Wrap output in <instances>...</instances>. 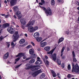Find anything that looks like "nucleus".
<instances>
[{
	"mask_svg": "<svg viewBox=\"0 0 79 79\" xmlns=\"http://www.w3.org/2000/svg\"><path fill=\"white\" fill-rule=\"evenodd\" d=\"M19 37V34H18V31H15L14 34L12 36V38L14 40H13V42H11V48H13L15 47L16 44V43L15 44L14 42H16L18 40Z\"/></svg>",
	"mask_w": 79,
	"mask_h": 79,
	"instance_id": "1",
	"label": "nucleus"
},
{
	"mask_svg": "<svg viewBox=\"0 0 79 79\" xmlns=\"http://www.w3.org/2000/svg\"><path fill=\"white\" fill-rule=\"evenodd\" d=\"M42 9L44 11H45V13H46L47 15H49L50 16H51L52 15V10L50 7H48L47 9H46V8L43 7Z\"/></svg>",
	"mask_w": 79,
	"mask_h": 79,
	"instance_id": "2",
	"label": "nucleus"
},
{
	"mask_svg": "<svg viewBox=\"0 0 79 79\" xmlns=\"http://www.w3.org/2000/svg\"><path fill=\"white\" fill-rule=\"evenodd\" d=\"M10 6H13L16 5L17 3V1L16 0H9Z\"/></svg>",
	"mask_w": 79,
	"mask_h": 79,
	"instance_id": "3",
	"label": "nucleus"
},
{
	"mask_svg": "<svg viewBox=\"0 0 79 79\" xmlns=\"http://www.w3.org/2000/svg\"><path fill=\"white\" fill-rule=\"evenodd\" d=\"M9 26H10V24L8 23H4L2 25L0 24V30L5 29V28H6L7 27H9Z\"/></svg>",
	"mask_w": 79,
	"mask_h": 79,
	"instance_id": "4",
	"label": "nucleus"
},
{
	"mask_svg": "<svg viewBox=\"0 0 79 79\" xmlns=\"http://www.w3.org/2000/svg\"><path fill=\"white\" fill-rule=\"evenodd\" d=\"M7 30L8 32L10 34H13L15 33L14 29L12 27H9L7 28Z\"/></svg>",
	"mask_w": 79,
	"mask_h": 79,
	"instance_id": "5",
	"label": "nucleus"
},
{
	"mask_svg": "<svg viewBox=\"0 0 79 79\" xmlns=\"http://www.w3.org/2000/svg\"><path fill=\"white\" fill-rule=\"evenodd\" d=\"M39 66L38 65H31V67H30V68L31 69V71H35V70H37L38 69H39L38 68H37Z\"/></svg>",
	"mask_w": 79,
	"mask_h": 79,
	"instance_id": "6",
	"label": "nucleus"
},
{
	"mask_svg": "<svg viewBox=\"0 0 79 79\" xmlns=\"http://www.w3.org/2000/svg\"><path fill=\"white\" fill-rule=\"evenodd\" d=\"M15 15L16 16H17V17L18 18H19V19L21 18L22 15L21 11L19 10L15 12Z\"/></svg>",
	"mask_w": 79,
	"mask_h": 79,
	"instance_id": "7",
	"label": "nucleus"
},
{
	"mask_svg": "<svg viewBox=\"0 0 79 79\" xmlns=\"http://www.w3.org/2000/svg\"><path fill=\"white\" fill-rule=\"evenodd\" d=\"M47 39H45L44 40H43L40 43V47H44L46 45H47V42H44V41H45V40Z\"/></svg>",
	"mask_w": 79,
	"mask_h": 79,
	"instance_id": "8",
	"label": "nucleus"
},
{
	"mask_svg": "<svg viewBox=\"0 0 79 79\" xmlns=\"http://www.w3.org/2000/svg\"><path fill=\"white\" fill-rule=\"evenodd\" d=\"M34 24H35V20H32L31 22V21H30L29 23L27 25L26 27H29V26H33Z\"/></svg>",
	"mask_w": 79,
	"mask_h": 79,
	"instance_id": "9",
	"label": "nucleus"
},
{
	"mask_svg": "<svg viewBox=\"0 0 79 79\" xmlns=\"http://www.w3.org/2000/svg\"><path fill=\"white\" fill-rule=\"evenodd\" d=\"M51 58H52V60L54 61L56 60V53H54L52 55L50 56Z\"/></svg>",
	"mask_w": 79,
	"mask_h": 79,
	"instance_id": "10",
	"label": "nucleus"
},
{
	"mask_svg": "<svg viewBox=\"0 0 79 79\" xmlns=\"http://www.w3.org/2000/svg\"><path fill=\"white\" fill-rule=\"evenodd\" d=\"M75 72L76 73H79V67L77 64L75 65Z\"/></svg>",
	"mask_w": 79,
	"mask_h": 79,
	"instance_id": "11",
	"label": "nucleus"
},
{
	"mask_svg": "<svg viewBox=\"0 0 79 79\" xmlns=\"http://www.w3.org/2000/svg\"><path fill=\"white\" fill-rule=\"evenodd\" d=\"M37 56L35 54H32V55L29 58H26L25 60L26 61H27V60H30L31 58H36Z\"/></svg>",
	"mask_w": 79,
	"mask_h": 79,
	"instance_id": "12",
	"label": "nucleus"
},
{
	"mask_svg": "<svg viewBox=\"0 0 79 79\" xmlns=\"http://www.w3.org/2000/svg\"><path fill=\"white\" fill-rule=\"evenodd\" d=\"M72 54L73 57V62H76L77 61V60L76 58V55H75V53L74 51H73L72 52Z\"/></svg>",
	"mask_w": 79,
	"mask_h": 79,
	"instance_id": "13",
	"label": "nucleus"
},
{
	"mask_svg": "<svg viewBox=\"0 0 79 79\" xmlns=\"http://www.w3.org/2000/svg\"><path fill=\"white\" fill-rule=\"evenodd\" d=\"M28 30L29 32H34V31L33 27L32 26H29L28 28Z\"/></svg>",
	"mask_w": 79,
	"mask_h": 79,
	"instance_id": "14",
	"label": "nucleus"
},
{
	"mask_svg": "<svg viewBox=\"0 0 79 79\" xmlns=\"http://www.w3.org/2000/svg\"><path fill=\"white\" fill-rule=\"evenodd\" d=\"M20 22L22 24L26 25V20L24 19H21L20 20Z\"/></svg>",
	"mask_w": 79,
	"mask_h": 79,
	"instance_id": "15",
	"label": "nucleus"
},
{
	"mask_svg": "<svg viewBox=\"0 0 79 79\" xmlns=\"http://www.w3.org/2000/svg\"><path fill=\"white\" fill-rule=\"evenodd\" d=\"M16 56V57H19H19H20V58H21V57H22V56L24 57V54L22 52H20Z\"/></svg>",
	"mask_w": 79,
	"mask_h": 79,
	"instance_id": "16",
	"label": "nucleus"
},
{
	"mask_svg": "<svg viewBox=\"0 0 79 79\" xmlns=\"http://www.w3.org/2000/svg\"><path fill=\"white\" fill-rule=\"evenodd\" d=\"M9 56V52H7L3 56V58L4 59H7L8 57Z\"/></svg>",
	"mask_w": 79,
	"mask_h": 79,
	"instance_id": "17",
	"label": "nucleus"
},
{
	"mask_svg": "<svg viewBox=\"0 0 79 79\" xmlns=\"http://www.w3.org/2000/svg\"><path fill=\"white\" fill-rule=\"evenodd\" d=\"M42 64V61L40 60H37L35 62V64H37V65H40Z\"/></svg>",
	"mask_w": 79,
	"mask_h": 79,
	"instance_id": "18",
	"label": "nucleus"
},
{
	"mask_svg": "<svg viewBox=\"0 0 79 79\" xmlns=\"http://www.w3.org/2000/svg\"><path fill=\"white\" fill-rule=\"evenodd\" d=\"M32 65H31L30 64H26V66L27 68H26V69L28 70V69H31V67L32 66Z\"/></svg>",
	"mask_w": 79,
	"mask_h": 79,
	"instance_id": "19",
	"label": "nucleus"
},
{
	"mask_svg": "<svg viewBox=\"0 0 79 79\" xmlns=\"http://www.w3.org/2000/svg\"><path fill=\"white\" fill-rule=\"evenodd\" d=\"M14 10L15 12H17L19 11V8H18V6H14L13 7Z\"/></svg>",
	"mask_w": 79,
	"mask_h": 79,
	"instance_id": "20",
	"label": "nucleus"
},
{
	"mask_svg": "<svg viewBox=\"0 0 79 79\" xmlns=\"http://www.w3.org/2000/svg\"><path fill=\"white\" fill-rule=\"evenodd\" d=\"M40 35L39 34V32H36L34 33L33 36L35 38L37 39L39 37V35Z\"/></svg>",
	"mask_w": 79,
	"mask_h": 79,
	"instance_id": "21",
	"label": "nucleus"
},
{
	"mask_svg": "<svg viewBox=\"0 0 79 79\" xmlns=\"http://www.w3.org/2000/svg\"><path fill=\"white\" fill-rule=\"evenodd\" d=\"M36 40L38 42H40L42 40V38L41 37H38L36 39Z\"/></svg>",
	"mask_w": 79,
	"mask_h": 79,
	"instance_id": "22",
	"label": "nucleus"
},
{
	"mask_svg": "<svg viewBox=\"0 0 79 79\" xmlns=\"http://www.w3.org/2000/svg\"><path fill=\"white\" fill-rule=\"evenodd\" d=\"M55 49L54 48L52 50H51V51L48 52L47 53V54H48V55L51 54V55H52V54H53V52L55 51Z\"/></svg>",
	"mask_w": 79,
	"mask_h": 79,
	"instance_id": "23",
	"label": "nucleus"
},
{
	"mask_svg": "<svg viewBox=\"0 0 79 79\" xmlns=\"http://www.w3.org/2000/svg\"><path fill=\"white\" fill-rule=\"evenodd\" d=\"M44 49L46 52H48V51H50V47L49 46H46L44 47Z\"/></svg>",
	"mask_w": 79,
	"mask_h": 79,
	"instance_id": "24",
	"label": "nucleus"
},
{
	"mask_svg": "<svg viewBox=\"0 0 79 79\" xmlns=\"http://www.w3.org/2000/svg\"><path fill=\"white\" fill-rule=\"evenodd\" d=\"M31 73V76H33V77H36L38 75L36 72L32 73Z\"/></svg>",
	"mask_w": 79,
	"mask_h": 79,
	"instance_id": "25",
	"label": "nucleus"
},
{
	"mask_svg": "<svg viewBox=\"0 0 79 79\" xmlns=\"http://www.w3.org/2000/svg\"><path fill=\"white\" fill-rule=\"evenodd\" d=\"M29 53L30 55H32L33 53H34V50L32 48L30 49Z\"/></svg>",
	"mask_w": 79,
	"mask_h": 79,
	"instance_id": "26",
	"label": "nucleus"
},
{
	"mask_svg": "<svg viewBox=\"0 0 79 79\" xmlns=\"http://www.w3.org/2000/svg\"><path fill=\"white\" fill-rule=\"evenodd\" d=\"M45 60V59H44V61L45 64L46 65V66H48V65H49V62L48 61V60Z\"/></svg>",
	"mask_w": 79,
	"mask_h": 79,
	"instance_id": "27",
	"label": "nucleus"
},
{
	"mask_svg": "<svg viewBox=\"0 0 79 79\" xmlns=\"http://www.w3.org/2000/svg\"><path fill=\"white\" fill-rule=\"evenodd\" d=\"M26 40H25L24 39H22L19 41V43L20 44H24V42H25Z\"/></svg>",
	"mask_w": 79,
	"mask_h": 79,
	"instance_id": "28",
	"label": "nucleus"
},
{
	"mask_svg": "<svg viewBox=\"0 0 79 79\" xmlns=\"http://www.w3.org/2000/svg\"><path fill=\"white\" fill-rule=\"evenodd\" d=\"M64 40V38L63 37L60 38L59 40V41L58 42V44H60V43H61V42H63V41Z\"/></svg>",
	"mask_w": 79,
	"mask_h": 79,
	"instance_id": "29",
	"label": "nucleus"
},
{
	"mask_svg": "<svg viewBox=\"0 0 79 79\" xmlns=\"http://www.w3.org/2000/svg\"><path fill=\"white\" fill-rule=\"evenodd\" d=\"M45 77V74L44 73H43L41 75V76L40 77V79H43Z\"/></svg>",
	"mask_w": 79,
	"mask_h": 79,
	"instance_id": "30",
	"label": "nucleus"
},
{
	"mask_svg": "<svg viewBox=\"0 0 79 79\" xmlns=\"http://www.w3.org/2000/svg\"><path fill=\"white\" fill-rule=\"evenodd\" d=\"M57 3L59 4H62L64 3V1L63 0H57Z\"/></svg>",
	"mask_w": 79,
	"mask_h": 79,
	"instance_id": "31",
	"label": "nucleus"
},
{
	"mask_svg": "<svg viewBox=\"0 0 79 79\" xmlns=\"http://www.w3.org/2000/svg\"><path fill=\"white\" fill-rule=\"evenodd\" d=\"M72 72H73L74 71H75V65H74V63H73L72 64Z\"/></svg>",
	"mask_w": 79,
	"mask_h": 79,
	"instance_id": "32",
	"label": "nucleus"
},
{
	"mask_svg": "<svg viewBox=\"0 0 79 79\" xmlns=\"http://www.w3.org/2000/svg\"><path fill=\"white\" fill-rule=\"evenodd\" d=\"M29 63H31V64H32L35 62V59H31L29 61Z\"/></svg>",
	"mask_w": 79,
	"mask_h": 79,
	"instance_id": "33",
	"label": "nucleus"
},
{
	"mask_svg": "<svg viewBox=\"0 0 79 79\" xmlns=\"http://www.w3.org/2000/svg\"><path fill=\"white\" fill-rule=\"evenodd\" d=\"M33 31H37V29H38V27L37 26H35L33 27Z\"/></svg>",
	"mask_w": 79,
	"mask_h": 79,
	"instance_id": "34",
	"label": "nucleus"
},
{
	"mask_svg": "<svg viewBox=\"0 0 79 79\" xmlns=\"http://www.w3.org/2000/svg\"><path fill=\"white\" fill-rule=\"evenodd\" d=\"M51 4L52 6H54L55 5V0H52L51 1Z\"/></svg>",
	"mask_w": 79,
	"mask_h": 79,
	"instance_id": "35",
	"label": "nucleus"
},
{
	"mask_svg": "<svg viewBox=\"0 0 79 79\" xmlns=\"http://www.w3.org/2000/svg\"><path fill=\"white\" fill-rule=\"evenodd\" d=\"M57 63L59 65H61V60L59 59H57Z\"/></svg>",
	"mask_w": 79,
	"mask_h": 79,
	"instance_id": "36",
	"label": "nucleus"
},
{
	"mask_svg": "<svg viewBox=\"0 0 79 79\" xmlns=\"http://www.w3.org/2000/svg\"><path fill=\"white\" fill-rule=\"evenodd\" d=\"M36 72V73L37 74H40V73H42V70H41V69H40Z\"/></svg>",
	"mask_w": 79,
	"mask_h": 79,
	"instance_id": "37",
	"label": "nucleus"
},
{
	"mask_svg": "<svg viewBox=\"0 0 79 79\" xmlns=\"http://www.w3.org/2000/svg\"><path fill=\"white\" fill-rule=\"evenodd\" d=\"M32 46L31 45H28L26 47V48H27V49H29L30 48H32Z\"/></svg>",
	"mask_w": 79,
	"mask_h": 79,
	"instance_id": "38",
	"label": "nucleus"
},
{
	"mask_svg": "<svg viewBox=\"0 0 79 79\" xmlns=\"http://www.w3.org/2000/svg\"><path fill=\"white\" fill-rule=\"evenodd\" d=\"M64 49H65V47H63L61 49V52H62V53H63L64 52Z\"/></svg>",
	"mask_w": 79,
	"mask_h": 79,
	"instance_id": "39",
	"label": "nucleus"
},
{
	"mask_svg": "<svg viewBox=\"0 0 79 79\" xmlns=\"http://www.w3.org/2000/svg\"><path fill=\"white\" fill-rule=\"evenodd\" d=\"M67 68L68 70H70L71 69V65H70V64H69L68 65Z\"/></svg>",
	"mask_w": 79,
	"mask_h": 79,
	"instance_id": "40",
	"label": "nucleus"
},
{
	"mask_svg": "<svg viewBox=\"0 0 79 79\" xmlns=\"http://www.w3.org/2000/svg\"><path fill=\"white\" fill-rule=\"evenodd\" d=\"M19 60H20V57H18L15 60V62H17V61H18Z\"/></svg>",
	"mask_w": 79,
	"mask_h": 79,
	"instance_id": "41",
	"label": "nucleus"
},
{
	"mask_svg": "<svg viewBox=\"0 0 79 79\" xmlns=\"http://www.w3.org/2000/svg\"><path fill=\"white\" fill-rule=\"evenodd\" d=\"M10 16H11V15H10V14H9L6 15L5 17L6 18H8L10 17Z\"/></svg>",
	"mask_w": 79,
	"mask_h": 79,
	"instance_id": "42",
	"label": "nucleus"
},
{
	"mask_svg": "<svg viewBox=\"0 0 79 79\" xmlns=\"http://www.w3.org/2000/svg\"><path fill=\"white\" fill-rule=\"evenodd\" d=\"M21 64H20L19 65H18L16 66L15 67V69H17L18 68H19V66H20L21 65Z\"/></svg>",
	"mask_w": 79,
	"mask_h": 79,
	"instance_id": "43",
	"label": "nucleus"
},
{
	"mask_svg": "<svg viewBox=\"0 0 79 79\" xmlns=\"http://www.w3.org/2000/svg\"><path fill=\"white\" fill-rule=\"evenodd\" d=\"M51 73L52 74H55V72H54V71H53V70H51Z\"/></svg>",
	"mask_w": 79,
	"mask_h": 79,
	"instance_id": "44",
	"label": "nucleus"
},
{
	"mask_svg": "<svg viewBox=\"0 0 79 79\" xmlns=\"http://www.w3.org/2000/svg\"><path fill=\"white\" fill-rule=\"evenodd\" d=\"M59 75H60V73H58L57 74V76L58 77V78H59V79H60L61 78L60 77V76Z\"/></svg>",
	"mask_w": 79,
	"mask_h": 79,
	"instance_id": "45",
	"label": "nucleus"
},
{
	"mask_svg": "<svg viewBox=\"0 0 79 79\" xmlns=\"http://www.w3.org/2000/svg\"><path fill=\"white\" fill-rule=\"evenodd\" d=\"M71 75L69 74L68 75L67 77L68 78L70 79L71 78Z\"/></svg>",
	"mask_w": 79,
	"mask_h": 79,
	"instance_id": "46",
	"label": "nucleus"
},
{
	"mask_svg": "<svg viewBox=\"0 0 79 79\" xmlns=\"http://www.w3.org/2000/svg\"><path fill=\"white\" fill-rule=\"evenodd\" d=\"M61 66L63 68H64V64H62Z\"/></svg>",
	"mask_w": 79,
	"mask_h": 79,
	"instance_id": "47",
	"label": "nucleus"
},
{
	"mask_svg": "<svg viewBox=\"0 0 79 79\" xmlns=\"http://www.w3.org/2000/svg\"><path fill=\"white\" fill-rule=\"evenodd\" d=\"M31 44H32V45H33V46H35V44H34V42H33L31 41Z\"/></svg>",
	"mask_w": 79,
	"mask_h": 79,
	"instance_id": "48",
	"label": "nucleus"
},
{
	"mask_svg": "<svg viewBox=\"0 0 79 79\" xmlns=\"http://www.w3.org/2000/svg\"><path fill=\"white\" fill-rule=\"evenodd\" d=\"M52 76L53 77H56V73L52 74Z\"/></svg>",
	"mask_w": 79,
	"mask_h": 79,
	"instance_id": "49",
	"label": "nucleus"
},
{
	"mask_svg": "<svg viewBox=\"0 0 79 79\" xmlns=\"http://www.w3.org/2000/svg\"><path fill=\"white\" fill-rule=\"evenodd\" d=\"M41 2L42 3H45V2L44 1V0H41Z\"/></svg>",
	"mask_w": 79,
	"mask_h": 79,
	"instance_id": "50",
	"label": "nucleus"
},
{
	"mask_svg": "<svg viewBox=\"0 0 79 79\" xmlns=\"http://www.w3.org/2000/svg\"><path fill=\"white\" fill-rule=\"evenodd\" d=\"M1 15L2 16H4L5 17L6 16L5 14H1Z\"/></svg>",
	"mask_w": 79,
	"mask_h": 79,
	"instance_id": "51",
	"label": "nucleus"
},
{
	"mask_svg": "<svg viewBox=\"0 0 79 79\" xmlns=\"http://www.w3.org/2000/svg\"><path fill=\"white\" fill-rule=\"evenodd\" d=\"M0 41H2V40H3V39H4V38L0 36Z\"/></svg>",
	"mask_w": 79,
	"mask_h": 79,
	"instance_id": "52",
	"label": "nucleus"
},
{
	"mask_svg": "<svg viewBox=\"0 0 79 79\" xmlns=\"http://www.w3.org/2000/svg\"><path fill=\"white\" fill-rule=\"evenodd\" d=\"M67 51L68 52H69V51H70V48L69 47H67Z\"/></svg>",
	"mask_w": 79,
	"mask_h": 79,
	"instance_id": "53",
	"label": "nucleus"
},
{
	"mask_svg": "<svg viewBox=\"0 0 79 79\" xmlns=\"http://www.w3.org/2000/svg\"><path fill=\"white\" fill-rule=\"evenodd\" d=\"M2 31H3V29L0 30V35H1L2 34Z\"/></svg>",
	"mask_w": 79,
	"mask_h": 79,
	"instance_id": "54",
	"label": "nucleus"
},
{
	"mask_svg": "<svg viewBox=\"0 0 79 79\" xmlns=\"http://www.w3.org/2000/svg\"><path fill=\"white\" fill-rule=\"evenodd\" d=\"M69 31H66V34H69Z\"/></svg>",
	"mask_w": 79,
	"mask_h": 79,
	"instance_id": "55",
	"label": "nucleus"
},
{
	"mask_svg": "<svg viewBox=\"0 0 79 79\" xmlns=\"http://www.w3.org/2000/svg\"><path fill=\"white\" fill-rule=\"evenodd\" d=\"M39 5H41L42 6L43 5V3H42V2H39Z\"/></svg>",
	"mask_w": 79,
	"mask_h": 79,
	"instance_id": "56",
	"label": "nucleus"
},
{
	"mask_svg": "<svg viewBox=\"0 0 79 79\" xmlns=\"http://www.w3.org/2000/svg\"><path fill=\"white\" fill-rule=\"evenodd\" d=\"M64 58H65V56H63L62 57V60H64Z\"/></svg>",
	"mask_w": 79,
	"mask_h": 79,
	"instance_id": "57",
	"label": "nucleus"
},
{
	"mask_svg": "<svg viewBox=\"0 0 79 79\" xmlns=\"http://www.w3.org/2000/svg\"><path fill=\"white\" fill-rule=\"evenodd\" d=\"M21 27H22V29H25V28H24V26H21Z\"/></svg>",
	"mask_w": 79,
	"mask_h": 79,
	"instance_id": "58",
	"label": "nucleus"
},
{
	"mask_svg": "<svg viewBox=\"0 0 79 79\" xmlns=\"http://www.w3.org/2000/svg\"><path fill=\"white\" fill-rule=\"evenodd\" d=\"M44 57H45V58L47 60V59H48V56H44Z\"/></svg>",
	"mask_w": 79,
	"mask_h": 79,
	"instance_id": "59",
	"label": "nucleus"
},
{
	"mask_svg": "<svg viewBox=\"0 0 79 79\" xmlns=\"http://www.w3.org/2000/svg\"><path fill=\"white\" fill-rule=\"evenodd\" d=\"M14 18L15 19H17V17H16V15H14Z\"/></svg>",
	"mask_w": 79,
	"mask_h": 79,
	"instance_id": "60",
	"label": "nucleus"
},
{
	"mask_svg": "<svg viewBox=\"0 0 79 79\" xmlns=\"http://www.w3.org/2000/svg\"><path fill=\"white\" fill-rule=\"evenodd\" d=\"M63 52H61V54L60 55V56H61V57H62V56L63 55Z\"/></svg>",
	"mask_w": 79,
	"mask_h": 79,
	"instance_id": "61",
	"label": "nucleus"
},
{
	"mask_svg": "<svg viewBox=\"0 0 79 79\" xmlns=\"http://www.w3.org/2000/svg\"><path fill=\"white\" fill-rule=\"evenodd\" d=\"M10 44H7V48H9L10 47Z\"/></svg>",
	"mask_w": 79,
	"mask_h": 79,
	"instance_id": "62",
	"label": "nucleus"
},
{
	"mask_svg": "<svg viewBox=\"0 0 79 79\" xmlns=\"http://www.w3.org/2000/svg\"><path fill=\"white\" fill-rule=\"evenodd\" d=\"M37 50H38V51H40L41 49H40V48H38Z\"/></svg>",
	"mask_w": 79,
	"mask_h": 79,
	"instance_id": "63",
	"label": "nucleus"
},
{
	"mask_svg": "<svg viewBox=\"0 0 79 79\" xmlns=\"http://www.w3.org/2000/svg\"><path fill=\"white\" fill-rule=\"evenodd\" d=\"M77 3H76L77 5H78V6H79V2H77Z\"/></svg>",
	"mask_w": 79,
	"mask_h": 79,
	"instance_id": "64",
	"label": "nucleus"
}]
</instances>
